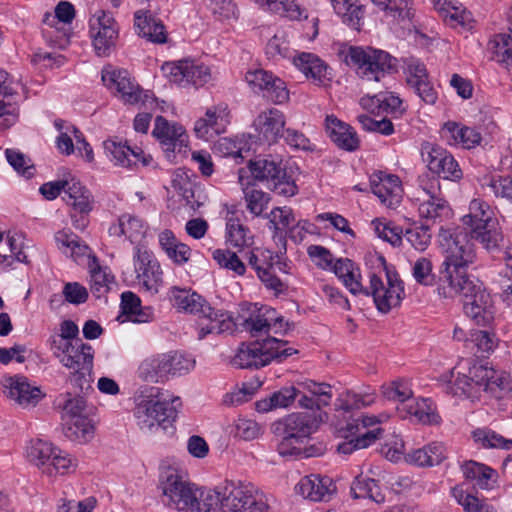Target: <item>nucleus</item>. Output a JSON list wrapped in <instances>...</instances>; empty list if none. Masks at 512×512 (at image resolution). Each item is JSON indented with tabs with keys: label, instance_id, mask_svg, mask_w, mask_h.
<instances>
[{
	"label": "nucleus",
	"instance_id": "1",
	"mask_svg": "<svg viewBox=\"0 0 512 512\" xmlns=\"http://www.w3.org/2000/svg\"><path fill=\"white\" fill-rule=\"evenodd\" d=\"M469 231L441 227L439 242L444 249L445 259L440 267L436 292L464 284L476 277L467 268L476 260V250Z\"/></svg>",
	"mask_w": 512,
	"mask_h": 512
},
{
	"label": "nucleus",
	"instance_id": "2",
	"mask_svg": "<svg viewBox=\"0 0 512 512\" xmlns=\"http://www.w3.org/2000/svg\"><path fill=\"white\" fill-rule=\"evenodd\" d=\"M437 295L444 299H455L458 296L468 299L463 306L464 313L478 326H490L495 320L494 299L478 278L440 291Z\"/></svg>",
	"mask_w": 512,
	"mask_h": 512
},
{
	"label": "nucleus",
	"instance_id": "3",
	"mask_svg": "<svg viewBox=\"0 0 512 512\" xmlns=\"http://www.w3.org/2000/svg\"><path fill=\"white\" fill-rule=\"evenodd\" d=\"M148 399L141 400L135 409L137 423L143 430L160 427L163 430L173 428L181 407L179 397L167 398L156 387L146 388Z\"/></svg>",
	"mask_w": 512,
	"mask_h": 512
},
{
	"label": "nucleus",
	"instance_id": "4",
	"mask_svg": "<svg viewBox=\"0 0 512 512\" xmlns=\"http://www.w3.org/2000/svg\"><path fill=\"white\" fill-rule=\"evenodd\" d=\"M470 237L479 242L484 249L495 251L503 241V233L493 208L481 199H473L469 204V213L462 218Z\"/></svg>",
	"mask_w": 512,
	"mask_h": 512
},
{
	"label": "nucleus",
	"instance_id": "5",
	"mask_svg": "<svg viewBox=\"0 0 512 512\" xmlns=\"http://www.w3.org/2000/svg\"><path fill=\"white\" fill-rule=\"evenodd\" d=\"M53 356L70 370L68 381L80 393L92 389L94 350L90 344L77 340L68 348L52 352Z\"/></svg>",
	"mask_w": 512,
	"mask_h": 512
},
{
	"label": "nucleus",
	"instance_id": "6",
	"mask_svg": "<svg viewBox=\"0 0 512 512\" xmlns=\"http://www.w3.org/2000/svg\"><path fill=\"white\" fill-rule=\"evenodd\" d=\"M159 487L166 506L185 512H193V508L197 507L198 488L189 481L183 470L174 466H162Z\"/></svg>",
	"mask_w": 512,
	"mask_h": 512
},
{
	"label": "nucleus",
	"instance_id": "7",
	"mask_svg": "<svg viewBox=\"0 0 512 512\" xmlns=\"http://www.w3.org/2000/svg\"><path fill=\"white\" fill-rule=\"evenodd\" d=\"M287 343L275 337L262 341L242 343L233 357L232 363L243 369L262 368L274 359H282L296 353V350L286 347Z\"/></svg>",
	"mask_w": 512,
	"mask_h": 512
},
{
	"label": "nucleus",
	"instance_id": "8",
	"mask_svg": "<svg viewBox=\"0 0 512 512\" xmlns=\"http://www.w3.org/2000/svg\"><path fill=\"white\" fill-rule=\"evenodd\" d=\"M346 62L356 69L362 79L375 82H379L395 66L389 53L372 47H350Z\"/></svg>",
	"mask_w": 512,
	"mask_h": 512
},
{
	"label": "nucleus",
	"instance_id": "9",
	"mask_svg": "<svg viewBox=\"0 0 512 512\" xmlns=\"http://www.w3.org/2000/svg\"><path fill=\"white\" fill-rule=\"evenodd\" d=\"M322 412H297L291 413L271 425L272 433L284 440L294 441L301 443L303 439L308 438L311 434L315 433L324 422Z\"/></svg>",
	"mask_w": 512,
	"mask_h": 512
},
{
	"label": "nucleus",
	"instance_id": "10",
	"mask_svg": "<svg viewBox=\"0 0 512 512\" xmlns=\"http://www.w3.org/2000/svg\"><path fill=\"white\" fill-rule=\"evenodd\" d=\"M388 418L385 414L365 415L360 419L349 421L345 427L338 430V436L345 439L351 448H368L383 437V429L378 425ZM345 443H339L337 448H343Z\"/></svg>",
	"mask_w": 512,
	"mask_h": 512
},
{
	"label": "nucleus",
	"instance_id": "11",
	"mask_svg": "<svg viewBox=\"0 0 512 512\" xmlns=\"http://www.w3.org/2000/svg\"><path fill=\"white\" fill-rule=\"evenodd\" d=\"M385 281L376 274L370 275L369 288L361 294L372 295L376 308L386 314L399 307L405 292L402 280L398 274L385 269Z\"/></svg>",
	"mask_w": 512,
	"mask_h": 512
},
{
	"label": "nucleus",
	"instance_id": "12",
	"mask_svg": "<svg viewBox=\"0 0 512 512\" xmlns=\"http://www.w3.org/2000/svg\"><path fill=\"white\" fill-rule=\"evenodd\" d=\"M248 169L254 179L267 182L268 187L278 195L292 197L298 192L295 181L287 175L281 161L257 159L249 162Z\"/></svg>",
	"mask_w": 512,
	"mask_h": 512
},
{
	"label": "nucleus",
	"instance_id": "13",
	"mask_svg": "<svg viewBox=\"0 0 512 512\" xmlns=\"http://www.w3.org/2000/svg\"><path fill=\"white\" fill-rule=\"evenodd\" d=\"M224 512H271L262 491L252 484H230L224 489Z\"/></svg>",
	"mask_w": 512,
	"mask_h": 512
},
{
	"label": "nucleus",
	"instance_id": "14",
	"mask_svg": "<svg viewBox=\"0 0 512 512\" xmlns=\"http://www.w3.org/2000/svg\"><path fill=\"white\" fill-rule=\"evenodd\" d=\"M135 281L140 289L156 295L164 285L163 271L159 261L146 247L133 249L132 255Z\"/></svg>",
	"mask_w": 512,
	"mask_h": 512
},
{
	"label": "nucleus",
	"instance_id": "15",
	"mask_svg": "<svg viewBox=\"0 0 512 512\" xmlns=\"http://www.w3.org/2000/svg\"><path fill=\"white\" fill-rule=\"evenodd\" d=\"M161 71L165 78L180 87H201L212 79L208 66L188 59L165 62Z\"/></svg>",
	"mask_w": 512,
	"mask_h": 512
},
{
	"label": "nucleus",
	"instance_id": "16",
	"mask_svg": "<svg viewBox=\"0 0 512 512\" xmlns=\"http://www.w3.org/2000/svg\"><path fill=\"white\" fill-rule=\"evenodd\" d=\"M89 28L96 54L100 57L109 56L119 34V26L112 14L97 10L89 20Z\"/></svg>",
	"mask_w": 512,
	"mask_h": 512
},
{
	"label": "nucleus",
	"instance_id": "17",
	"mask_svg": "<svg viewBox=\"0 0 512 512\" xmlns=\"http://www.w3.org/2000/svg\"><path fill=\"white\" fill-rule=\"evenodd\" d=\"M421 155L428 169L446 180L457 181L463 172L453 155L443 147L425 142L421 146Z\"/></svg>",
	"mask_w": 512,
	"mask_h": 512
},
{
	"label": "nucleus",
	"instance_id": "18",
	"mask_svg": "<svg viewBox=\"0 0 512 512\" xmlns=\"http://www.w3.org/2000/svg\"><path fill=\"white\" fill-rule=\"evenodd\" d=\"M230 121L228 105L220 102L206 108L204 115L195 121L193 130L197 138L210 141L225 133Z\"/></svg>",
	"mask_w": 512,
	"mask_h": 512
},
{
	"label": "nucleus",
	"instance_id": "19",
	"mask_svg": "<svg viewBox=\"0 0 512 512\" xmlns=\"http://www.w3.org/2000/svg\"><path fill=\"white\" fill-rule=\"evenodd\" d=\"M404 75L407 85L426 104L433 105L438 99L426 66L419 59L408 57L404 60Z\"/></svg>",
	"mask_w": 512,
	"mask_h": 512
},
{
	"label": "nucleus",
	"instance_id": "20",
	"mask_svg": "<svg viewBox=\"0 0 512 512\" xmlns=\"http://www.w3.org/2000/svg\"><path fill=\"white\" fill-rule=\"evenodd\" d=\"M108 233L113 237H124L129 241L134 249L145 247L144 243L150 236V226L148 222L137 215L124 213L118 220L111 224Z\"/></svg>",
	"mask_w": 512,
	"mask_h": 512
},
{
	"label": "nucleus",
	"instance_id": "21",
	"mask_svg": "<svg viewBox=\"0 0 512 512\" xmlns=\"http://www.w3.org/2000/svg\"><path fill=\"white\" fill-rule=\"evenodd\" d=\"M22 87L21 80L0 69V128L6 129L18 119L15 96Z\"/></svg>",
	"mask_w": 512,
	"mask_h": 512
},
{
	"label": "nucleus",
	"instance_id": "22",
	"mask_svg": "<svg viewBox=\"0 0 512 512\" xmlns=\"http://www.w3.org/2000/svg\"><path fill=\"white\" fill-rule=\"evenodd\" d=\"M25 457L47 475L64 474L76 466L67 450H26Z\"/></svg>",
	"mask_w": 512,
	"mask_h": 512
},
{
	"label": "nucleus",
	"instance_id": "23",
	"mask_svg": "<svg viewBox=\"0 0 512 512\" xmlns=\"http://www.w3.org/2000/svg\"><path fill=\"white\" fill-rule=\"evenodd\" d=\"M370 188L382 205L387 208L397 207L402 199L403 188L398 176L383 171L370 175Z\"/></svg>",
	"mask_w": 512,
	"mask_h": 512
},
{
	"label": "nucleus",
	"instance_id": "24",
	"mask_svg": "<svg viewBox=\"0 0 512 512\" xmlns=\"http://www.w3.org/2000/svg\"><path fill=\"white\" fill-rule=\"evenodd\" d=\"M1 384L6 396L23 408L34 407L44 396L39 387L23 376L5 377Z\"/></svg>",
	"mask_w": 512,
	"mask_h": 512
},
{
	"label": "nucleus",
	"instance_id": "25",
	"mask_svg": "<svg viewBox=\"0 0 512 512\" xmlns=\"http://www.w3.org/2000/svg\"><path fill=\"white\" fill-rule=\"evenodd\" d=\"M259 140L271 145L284 136L286 117L276 108L261 111L253 122Z\"/></svg>",
	"mask_w": 512,
	"mask_h": 512
},
{
	"label": "nucleus",
	"instance_id": "26",
	"mask_svg": "<svg viewBox=\"0 0 512 512\" xmlns=\"http://www.w3.org/2000/svg\"><path fill=\"white\" fill-rule=\"evenodd\" d=\"M441 138L451 147L473 149L482 141L481 133L461 122L447 121L440 130Z\"/></svg>",
	"mask_w": 512,
	"mask_h": 512
},
{
	"label": "nucleus",
	"instance_id": "27",
	"mask_svg": "<svg viewBox=\"0 0 512 512\" xmlns=\"http://www.w3.org/2000/svg\"><path fill=\"white\" fill-rule=\"evenodd\" d=\"M104 152L106 157L115 165L124 168H132L138 162L144 166L150 164L152 158L150 155H145L140 149H132L126 143L108 139L103 143Z\"/></svg>",
	"mask_w": 512,
	"mask_h": 512
},
{
	"label": "nucleus",
	"instance_id": "28",
	"mask_svg": "<svg viewBox=\"0 0 512 512\" xmlns=\"http://www.w3.org/2000/svg\"><path fill=\"white\" fill-rule=\"evenodd\" d=\"M295 492L310 501L326 502L336 492V486L328 476L311 474L300 479L295 486Z\"/></svg>",
	"mask_w": 512,
	"mask_h": 512
},
{
	"label": "nucleus",
	"instance_id": "29",
	"mask_svg": "<svg viewBox=\"0 0 512 512\" xmlns=\"http://www.w3.org/2000/svg\"><path fill=\"white\" fill-rule=\"evenodd\" d=\"M58 249L67 257L78 264H90V260L97 259L91 248L76 234L68 229H63L55 234Z\"/></svg>",
	"mask_w": 512,
	"mask_h": 512
},
{
	"label": "nucleus",
	"instance_id": "30",
	"mask_svg": "<svg viewBox=\"0 0 512 512\" xmlns=\"http://www.w3.org/2000/svg\"><path fill=\"white\" fill-rule=\"evenodd\" d=\"M301 388L307 390L312 395H318L320 397L325 396L326 398L331 396V387L328 384L305 380L298 382L297 386L283 387L274 392L271 396L276 408L289 407L298 397L299 392H304Z\"/></svg>",
	"mask_w": 512,
	"mask_h": 512
},
{
	"label": "nucleus",
	"instance_id": "31",
	"mask_svg": "<svg viewBox=\"0 0 512 512\" xmlns=\"http://www.w3.org/2000/svg\"><path fill=\"white\" fill-rule=\"evenodd\" d=\"M134 29L138 36L156 44L166 43L168 34L160 19L149 10L140 9L134 13Z\"/></svg>",
	"mask_w": 512,
	"mask_h": 512
},
{
	"label": "nucleus",
	"instance_id": "32",
	"mask_svg": "<svg viewBox=\"0 0 512 512\" xmlns=\"http://www.w3.org/2000/svg\"><path fill=\"white\" fill-rule=\"evenodd\" d=\"M418 211L422 218L435 222L437 219L448 217L450 208L446 201L439 197V184L432 182L429 188L422 189Z\"/></svg>",
	"mask_w": 512,
	"mask_h": 512
},
{
	"label": "nucleus",
	"instance_id": "33",
	"mask_svg": "<svg viewBox=\"0 0 512 512\" xmlns=\"http://www.w3.org/2000/svg\"><path fill=\"white\" fill-rule=\"evenodd\" d=\"M245 327L253 336L274 333L284 329L283 318L271 307H262L250 315L245 321Z\"/></svg>",
	"mask_w": 512,
	"mask_h": 512
},
{
	"label": "nucleus",
	"instance_id": "34",
	"mask_svg": "<svg viewBox=\"0 0 512 512\" xmlns=\"http://www.w3.org/2000/svg\"><path fill=\"white\" fill-rule=\"evenodd\" d=\"M325 129L331 141L340 149L353 152L359 148L360 140L355 130L334 115L326 117Z\"/></svg>",
	"mask_w": 512,
	"mask_h": 512
},
{
	"label": "nucleus",
	"instance_id": "35",
	"mask_svg": "<svg viewBox=\"0 0 512 512\" xmlns=\"http://www.w3.org/2000/svg\"><path fill=\"white\" fill-rule=\"evenodd\" d=\"M152 134L166 151H174L177 146H184L188 139L182 125L169 122L163 116L156 117Z\"/></svg>",
	"mask_w": 512,
	"mask_h": 512
},
{
	"label": "nucleus",
	"instance_id": "36",
	"mask_svg": "<svg viewBox=\"0 0 512 512\" xmlns=\"http://www.w3.org/2000/svg\"><path fill=\"white\" fill-rule=\"evenodd\" d=\"M234 321L224 310H215L210 306L207 313H201L197 319L198 339H204L208 334H221L232 331Z\"/></svg>",
	"mask_w": 512,
	"mask_h": 512
},
{
	"label": "nucleus",
	"instance_id": "37",
	"mask_svg": "<svg viewBox=\"0 0 512 512\" xmlns=\"http://www.w3.org/2000/svg\"><path fill=\"white\" fill-rule=\"evenodd\" d=\"M293 64L317 85H325L331 80L329 67L317 55L302 52L293 57Z\"/></svg>",
	"mask_w": 512,
	"mask_h": 512
},
{
	"label": "nucleus",
	"instance_id": "38",
	"mask_svg": "<svg viewBox=\"0 0 512 512\" xmlns=\"http://www.w3.org/2000/svg\"><path fill=\"white\" fill-rule=\"evenodd\" d=\"M65 200L74 212L90 213L94 209V196L74 175L68 174Z\"/></svg>",
	"mask_w": 512,
	"mask_h": 512
},
{
	"label": "nucleus",
	"instance_id": "39",
	"mask_svg": "<svg viewBox=\"0 0 512 512\" xmlns=\"http://www.w3.org/2000/svg\"><path fill=\"white\" fill-rule=\"evenodd\" d=\"M169 299L179 311L200 315L210 310V305L199 294L190 289L172 287L169 290Z\"/></svg>",
	"mask_w": 512,
	"mask_h": 512
},
{
	"label": "nucleus",
	"instance_id": "40",
	"mask_svg": "<svg viewBox=\"0 0 512 512\" xmlns=\"http://www.w3.org/2000/svg\"><path fill=\"white\" fill-rule=\"evenodd\" d=\"M403 418L422 424H436L439 416L429 399H410L406 405L397 408Z\"/></svg>",
	"mask_w": 512,
	"mask_h": 512
},
{
	"label": "nucleus",
	"instance_id": "41",
	"mask_svg": "<svg viewBox=\"0 0 512 512\" xmlns=\"http://www.w3.org/2000/svg\"><path fill=\"white\" fill-rule=\"evenodd\" d=\"M244 169L239 170V183L244 193V200L247 210L254 216L262 215V212L267 208L270 202V195L260 189L251 186L249 176L246 175Z\"/></svg>",
	"mask_w": 512,
	"mask_h": 512
},
{
	"label": "nucleus",
	"instance_id": "42",
	"mask_svg": "<svg viewBox=\"0 0 512 512\" xmlns=\"http://www.w3.org/2000/svg\"><path fill=\"white\" fill-rule=\"evenodd\" d=\"M330 270H333L335 275L353 295L364 292V287L361 284L360 269L351 260L337 259L333 262Z\"/></svg>",
	"mask_w": 512,
	"mask_h": 512
},
{
	"label": "nucleus",
	"instance_id": "43",
	"mask_svg": "<svg viewBox=\"0 0 512 512\" xmlns=\"http://www.w3.org/2000/svg\"><path fill=\"white\" fill-rule=\"evenodd\" d=\"M462 470L465 478L475 481V486L482 490H492L496 486L498 473L484 464L471 460L463 465Z\"/></svg>",
	"mask_w": 512,
	"mask_h": 512
},
{
	"label": "nucleus",
	"instance_id": "44",
	"mask_svg": "<svg viewBox=\"0 0 512 512\" xmlns=\"http://www.w3.org/2000/svg\"><path fill=\"white\" fill-rule=\"evenodd\" d=\"M469 374L473 381L472 385L478 394L481 391L493 394L502 384L501 376L491 367L474 365L470 368Z\"/></svg>",
	"mask_w": 512,
	"mask_h": 512
},
{
	"label": "nucleus",
	"instance_id": "45",
	"mask_svg": "<svg viewBox=\"0 0 512 512\" xmlns=\"http://www.w3.org/2000/svg\"><path fill=\"white\" fill-rule=\"evenodd\" d=\"M334 11L342 21L355 30L363 25L364 9L357 0H330Z\"/></svg>",
	"mask_w": 512,
	"mask_h": 512
},
{
	"label": "nucleus",
	"instance_id": "46",
	"mask_svg": "<svg viewBox=\"0 0 512 512\" xmlns=\"http://www.w3.org/2000/svg\"><path fill=\"white\" fill-rule=\"evenodd\" d=\"M121 311L128 320L136 323L149 322L153 317L152 310L150 308H142L140 298L131 291L122 293Z\"/></svg>",
	"mask_w": 512,
	"mask_h": 512
},
{
	"label": "nucleus",
	"instance_id": "47",
	"mask_svg": "<svg viewBox=\"0 0 512 512\" xmlns=\"http://www.w3.org/2000/svg\"><path fill=\"white\" fill-rule=\"evenodd\" d=\"M164 367L162 354L151 355L139 364L137 374L145 382L161 383L167 380Z\"/></svg>",
	"mask_w": 512,
	"mask_h": 512
},
{
	"label": "nucleus",
	"instance_id": "48",
	"mask_svg": "<svg viewBox=\"0 0 512 512\" xmlns=\"http://www.w3.org/2000/svg\"><path fill=\"white\" fill-rule=\"evenodd\" d=\"M167 380L170 377L187 374L195 367V360L178 351L161 353Z\"/></svg>",
	"mask_w": 512,
	"mask_h": 512
},
{
	"label": "nucleus",
	"instance_id": "49",
	"mask_svg": "<svg viewBox=\"0 0 512 512\" xmlns=\"http://www.w3.org/2000/svg\"><path fill=\"white\" fill-rule=\"evenodd\" d=\"M87 268L90 273L91 290L96 297L100 298L109 291L114 277L108 268L100 266L98 259L90 260Z\"/></svg>",
	"mask_w": 512,
	"mask_h": 512
},
{
	"label": "nucleus",
	"instance_id": "50",
	"mask_svg": "<svg viewBox=\"0 0 512 512\" xmlns=\"http://www.w3.org/2000/svg\"><path fill=\"white\" fill-rule=\"evenodd\" d=\"M79 328L72 320H64L60 323L59 333L50 336L49 346L51 352L61 348H68L78 339Z\"/></svg>",
	"mask_w": 512,
	"mask_h": 512
},
{
	"label": "nucleus",
	"instance_id": "51",
	"mask_svg": "<svg viewBox=\"0 0 512 512\" xmlns=\"http://www.w3.org/2000/svg\"><path fill=\"white\" fill-rule=\"evenodd\" d=\"M351 495L356 498H369L376 503H382L385 496L382 494L377 482L371 478H364L361 475L355 477L351 485Z\"/></svg>",
	"mask_w": 512,
	"mask_h": 512
},
{
	"label": "nucleus",
	"instance_id": "52",
	"mask_svg": "<svg viewBox=\"0 0 512 512\" xmlns=\"http://www.w3.org/2000/svg\"><path fill=\"white\" fill-rule=\"evenodd\" d=\"M196 503L197 507L193 508V512H224V492L198 489Z\"/></svg>",
	"mask_w": 512,
	"mask_h": 512
},
{
	"label": "nucleus",
	"instance_id": "53",
	"mask_svg": "<svg viewBox=\"0 0 512 512\" xmlns=\"http://www.w3.org/2000/svg\"><path fill=\"white\" fill-rule=\"evenodd\" d=\"M452 495L466 512H496L492 505L466 492L462 486L454 487L452 489Z\"/></svg>",
	"mask_w": 512,
	"mask_h": 512
},
{
	"label": "nucleus",
	"instance_id": "54",
	"mask_svg": "<svg viewBox=\"0 0 512 512\" xmlns=\"http://www.w3.org/2000/svg\"><path fill=\"white\" fill-rule=\"evenodd\" d=\"M411 5L410 0H388L387 5L382 9L387 18H391L395 24L404 27L414 15Z\"/></svg>",
	"mask_w": 512,
	"mask_h": 512
},
{
	"label": "nucleus",
	"instance_id": "55",
	"mask_svg": "<svg viewBox=\"0 0 512 512\" xmlns=\"http://www.w3.org/2000/svg\"><path fill=\"white\" fill-rule=\"evenodd\" d=\"M446 458L442 450H407L405 463L417 467L439 465Z\"/></svg>",
	"mask_w": 512,
	"mask_h": 512
},
{
	"label": "nucleus",
	"instance_id": "56",
	"mask_svg": "<svg viewBox=\"0 0 512 512\" xmlns=\"http://www.w3.org/2000/svg\"><path fill=\"white\" fill-rule=\"evenodd\" d=\"M65 424L67 426L65 436L79 445L86 444L93 435L94 427L88 417L70 420Z\"/></svg>",
	"mask_w": 512,
	"mask_h": 512
},
{
	"label": "nucleus",
	"instance_id": "57",
	"mask_svg": "<svg viewBox=\"0 0 512 512\" xmlns=\"http://www.w3.org/2000/svg\"><path fill=\"white\" fill-rule=\"evenodd\" d=\"M212 257L221 268L233 272L235 276H243L246 272L245 264L235 252L216 249L212 252Z\"/></svg>",
	"mask_w": 512,
	"mask_h": 512
},
{
	"label": "nucleus",
	"instance_id": "58",
	"mask_svg": "<svg viewBox=\"0 0 512 512\" xmlns=\"http://www.w3.org/2000/svg\"><path fill=\"white\" fill-rule=\"evenodd\" d=\"M115 96L128 105L145 103L149 98L148 92H144L131 76L122 83L121 89Z\"/></svg>",
	"mask_w": 512,
	"mask_h": 512
},
{
	"label": "nucleus",
	"instance_id": "59",
	"mask_svg": "<svg viewBox=\"0 0 512 512\" xmlns=\"http://www.w3.org/2000/svg\"><path fill=\"white\" fill-rule=\"evenodd\" d=\"M258 252V254L251 252L248 257V263L257 275H259V270H265L267 266H278L279 270H283L282 265L284 264L279 253L270 249H262Z\"/></svg>",
	"mask_w": 512,
	"mask_h": 512
},
{
	"label": "nucleus",
	"instance_id": "60",
	"mask_svg": "<svg viewBox=\"0 0 512 512\" xmlns=\"http://www.w3.org/2000/svg\"><path fill=\"white\" fill-rule=\"evenodd\" d=\"M382 393L385 398L400 402L399 407H403L412 398L413 391L408 381L396 380L382 386Z\"/></svg>",
	"mask_w": 512,
	"mask_h": 512
},
{
	"label": "nucleus",
	"instance_id": "61",
	"mask_svg": "<svg viewBox=\"0 0 512 512\" xmlns=\"http://www.w3.org/2000/svg\"><path fill=\"white\" fill-rule=\"evenodd\" d=\"M494 58L512 68V35L499 34L491 42Z\"/></svg>",
	"mask_w": 512,
	"mask_h": 512
},
{
	"label": "nucleus",
	"instance_id": "62",
	"mask_svg": "<svg viewBox=\"0 0 512 512\" xmlns=\"http://www.w3.org/2000/svg\"><path fill=\"white\" fill-rule=\"evenodd\" d=\"M226 239L231 246L242 248L249 245L251 236L249 229L242 225L239 220L229 219L226 223Z\"/></svg>",
	"mask_w": 512,
	"mask_h": 512
},
{
	"label": "nucleus",
	"instance_id": "63",
	"mask_svg": "<svg viewBox=\"0 0 512 512\" xmlns=\"http://www.w3.org/2000/svg\"><path fill=\"white\" fill-rule=\"evenodd\" d=\"M375 234L380 239L389 242L393 246H399L402 242L403 231L399 226L383 219H375L371 222Z\"/></svg>",
	"mask_w": 512,
	"mask_h": 512
},
{
	"label": "nucleus",
	"instance_id": "64",
	"mask_svg": "<svg viewBox=\"0 0 512 512\" xmlns=\"http://www.w3.org/2000/svg\"><path fill=\"white\" fill-rule=\"evenodd\" d=\"M265 218L269 220V228L274 230V236L279 231L289 228L295 221L292 209L286 206L273 208Z\"/></svg>",
	"mask_w": 512,
	"mask_h": 512
}]
</instances>
